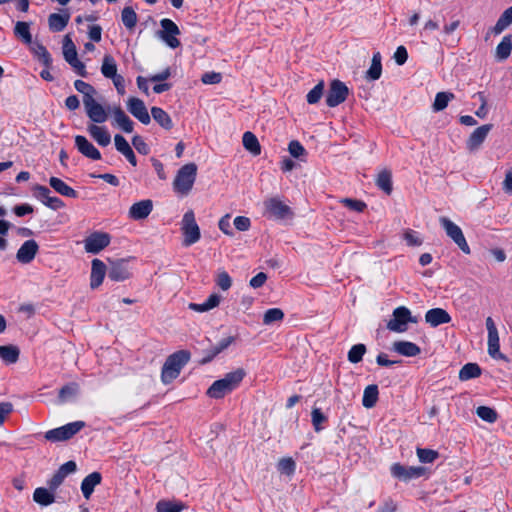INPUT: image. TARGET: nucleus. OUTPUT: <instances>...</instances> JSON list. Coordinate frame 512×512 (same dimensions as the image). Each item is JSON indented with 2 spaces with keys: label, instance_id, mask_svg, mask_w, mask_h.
Returning <instances> with one entry per match:
<instances>
[{
  "label": "nucleus",
  "instance_id": "obj_17",
  "mask_svg": "<svg viewBox=\"0 0 512 512\" xmlns=\"http://www.w3.org/2000/svg\"><path fill=\"white\" fill-rule=\"evenodd\" d=\"M39 246L35 240L25 241L18 249L16 258L20 263H30L38 252Z\"/></svg>",
  "mask_w": 512,
  "mask_h": 512
},
{
  "label": "nucleus",
  "instance_id": "obj_8",
  "mask_svg": "<svg viewBox=\"0 0 512 512\" xmlns=\"http://www.w3.org/2000/svg\"><path fill=\"white\" fill-rule=\"evenodd\" d=\"M409 322H417L411 316V312L408 308L400 306L393 311L392 319L387 323V328L390 331L402 333L407 330V324Z\"/></svg>",
  "mask_w": 512,
  "mask_h": 512
},
{
  "label": "nucleus",
  "instance_id": "obj_10",
  "mask_svg": "<svg viewBox=\"0 0 512 512\" xmlns=\"http://www.w3.org/2000/svg\"><path fill=\"white\" fill-rule=\"evenodd\" d=\"M348 87L340 80H333L330 84L326 104L329 107H335L344 102L348 96Z\"/></svg>",
  "mask_w": 512,
  "mask_h": 512
},
{
  "label": "nucleus",
  "instance_id": "obj_54",
  "mask_svg": "<svg viewBox=\"0 0 512 512\" xmlns=\"http://www.w3.org/2000/svg\"><path fill=\"white\" fill-rule=\"evenodd\" d=\"M324 82L320 81L313 89H311L307 96V102L309 104H316L323 96Z\"/></svg>",
  "mask_w": 512,
  "mask_h": 512
},
{
  "label": "nucleus",
  "instance_id": "obj_58",
  "mask_svg": "<svg viewBox=\"0 0 512 512\" xmlns=\"http://www.w3.org/2000/svg\"><path fill=\"white\" fill-rule=\"evenodd\" d=\"M312 424L315 431L319 432L322 430V423L327 420V417L322 413L319 408H313L311 412Z\"/></svg>",
  "mask_w": 512,
  "mask_h": 512
},
{
  "label": "nucleus",
  "instance_id": "obj_32",
  "mask_svg": "<svg viewBox=\"0 0 512 512\" xmlns=\"http://www.w3.org/2000/svg\"><path fill=\"white\" fill-rule=\"evenodd\" d=\"M487 132L488 130H474L467 140V149L471 152L476 151L486 139Z\"/></svg>",
  "mask_w": 512,
  "mask_h": 512
},
{
  "label": "nucleus",
  "instance_id": "obj_29",
  "mask_svg": "<svg viewBox=\"0 0 512 512\" xmlns=\"http://www.w3.org/2000/svg\"><path fill=\"white\" fill-rule=\"evenodd\" d=\"M15 36L27 45L32 44V35L30 32V24L24 21H18L14 27Z\"/></svg>",
  "mask_w": 512,
  "mask_h": 512
},
{
  "label": "nucleus",
  "instance_id": "obj_25",
  "mask_svg": "<svg viewBox=\"0 0 512 512\" xmlns=\"http://www.w3.org/2000/svg\"><path fill=\"white\" fill-rule=\"evenodd\" d=\"M108 115L112 118L113 125H118L121 128H131V120L120 107H110L108 109Z\"/></svg>",
  "mask_w": 512,
  "mask_h": 512
},
{
  "label": "nucleus",
  "instance_id": "obj_53",
  "mask_svg": "<svg viewBox=\"0 0 512 512\" xmlns=\"http://www.w3.org/2000/svg\"><path fill=\"white\" fill-rule=\"evenodd\" d=\"M290 155L301 161L305 160L306 150L299 141L293 140L288 145Z\"/></svg>",
  "mask_w": 512,
  "mask_h": 512
},
{
  "label": "nucleus",
  "instance_id": "obj_43",
  "mask_svg": "<svg viewBox=\"0 0 512 512\" xmlns=\"http://www.w3.org/2000/svg\"><path fill=\"white\" fill-rule=\"evenodd\" d=\"M234 342V338L232 336L223 338L220 340L215 346L210 349V355L204 358L203 362H208L212 360L216 355L221 353L223 350L228 348Z\"/></svg>",
  "mask_w": 512,
  "mask_h": 512
},
{
  "label": "nucleus",
  "instance_id": "obj_6",
  "mask_svg": "<svg viewBox=\"0 0 512 512\" xmlns=\"http://www.w3.org/2000/svg\"><path fill=\"white\" fill-rule=\"evenodd\" d=\"M84 426L85 423L83 421L71 422L64 426L47 431L44 437L46 440L51 442L66 441L77 434Z\"/></svg>",
  "mask_w": 512,
  "mask_h": 512
},
{
  "label": "nucleus",
  "instance_id": "obj_14",
  "mask_svg": "<svg viewBox=\"0 0 512 512\" xmlns=\"http://www.w3.org/2000/svg\"><path fill=\"white\" fill-rule=\"evenodd\" d=\"M84 107L88 117L95 123H103L108 118V111L94 98L87 99Z\"/></svg>",
  "mask_w": 512,
  "mask_h": 512
},
{
  "label": "nucleus",
  "instance_id": "obj_27",
  "mask_svg": "<svg viewBox=\"0 0 512 512\" xmlns=\"http://www.w3.org/2000/svg\"><path fill=\"white\" fill-rule=\"evenodd\" d=\"M49 185L62 196L70 198H76L78 196L77 192L60 178L51 177L49 179Z\"/></svg>",
  "mask_w": 512,
  "mask_h": 512
},
{
  "label": "nucleus",
  "instance_id": "obj_9",
  "mask_svg": "<svg viewBox=\"0 0 512 512\" xmlns=\"http://www.w3.org/2000/svg\"><path fill=\"white\" fill-rule=\"evenodd\" d=\"M266 213L275 219H287L293 216L291 208L278 197H272L264 202Z\"/></svg>",
  "mask_w": 512,
  "mask_h": 512
},
{
  "label": "nucleus",
  "instance_id": "obj_51",
  "mask_svg": "<svg viewBox=\"0 0 512 512\" xmlns=\"http://www.w3.org/2000/svg\"><path fill=\"white\" fill-rule=\"evenodd\" d=\"M151 114L156 123L162 127L169 126L171 124V119L169 115L161 108L153 107L151 109Z\"/></svg>",
  "mask_w": 512,
  "mask_h": 512
},
{
  "label": "nucleus",
  "instance_id": "obj_60",
  "mask_svg": "<svg viewBox=\"0 0 512 512\" xmlns=\"http://www.w3.org/2000/svg\"><path fill=\"white\" fill-rule=\"evenodd\" d=\"M340 203L348 209L356 212H362L366 208V204L363 201L351 198H343L340 200Z\"/></svg>",
  "mask_w": 512,
  "mask_h": 512
},
{
  "label": "nucleus",
  "instance_id": "obj_2",
  "mask_svg": "<svg viewBox=\"0 0 512 512\" xmlns=\"http://www.w3.org/2000/svg\"><path fill=\"white\" fill-rule=\"evenodd\" d=\"M190 359V353L186 350H180L171 354L165 361L162 371L161 380L164 384L171 383L176 379L181 369Z\"/></svg>",
  "mask_w": 512,
  "mask_h": 512
},
{
  "label": "nucleus",
  "instance_id": "obj_56",
  "mask_svg": "<svg viewBox=\"0 0 512 512\" xmlns=\"http://www.w3.org/2000/svg\"><path fill=\"white\" fill-rule=\"evenodd\" d=\"M216 284L223 291H227L232 285V279L226 271L220 270L217 273Z\"/></svg>",
  "mask_w": 512,
  "mask_h": 512
},
{
  "label": "nucleus",
  "instance_id": "obj_37",
  "mask_svg": "<svg viewBox=\"0 0 512 512\" xmlns=\"http://www.w3.org/2000/svg\"><path fill=\"white\" fill-rule=\"evenodd\" d=\"M488 354L494 359H503L504 356L500 352L499 334L498 332L488 334Z\"/></svg>",
  "mask_w": 512,
  "mask_h": 512
},
{
  "label": "nucleus",
  "instance_id": "obj_20",
  "mask_svg": "<svg viewBox=\"0 0 512 512\" xmlns=\"http://www.w3.org/2000/svg\"><path fill=\"white\" fill-rule=\"evenodd\" d=\"M425 321L432 327H437L441 324L449 323L451 316L442 308H433L426 312Z\"/></svg>",
  "mask_w": 512,
  "mask_h": 512
},
{
  "label": "nucleus",
  "instance_id": "obj_36",
  "mask_svg": "<svg viewBox=\"0 0 512 512\" xmlns=\"http://www.w3.org/2000/svg\"><path fill=\"white\" fill-rule=\"evenodd\" d=\"M101 73L105 78L111 79L115 77L117 73V64L115 59L107 54L104 56L102 65H101Z\"/></svg>",
  "mask_w": 512,
  "mask_h": 512
},
{
  "label": "nucleus",
  "instance_id": "obj_34",
  "mask_svg": "<svg viewBox=\"0 0 512 512\" xmlns=\"http://www.w3.org/2000/svg\"><path fill=\"white\" fill-rule=\"evenodd\" d=\"M481 375V368L476 363H467L459 371V379L468 381Z\"/></svg>",
  "mask_w": 512,
  "mask_h": 512
},
{
  "label": "nucleus",
  "instance_id": "obj_21",
  "mask_svg": "<svg viewBox=\"0 0 512 512\" xmlns=\"http://www.w3.org/2000/svg\"><path fill=\"white\" fill-rule=\"evenodd\" d=\"M105 274H106L105 264L99 259L92 260L90 287L92 289L98 288L102 284Z\"/></svg>",
  "mask_w": 512,
  "mask_h": 512
},
{
  "label": "nucleus",
  "instance_id": "obj_42",
  "mask_svg": "<svg viewBox=\"0 0 512 512\" xmlns=\"http://www.w3.org/2000/svg\"><path fill=\"white\" fill-rule=\"evenodd\" d=\"M74 87L79 93L83 95V103H85L87 99L94 98L96 95L95 88L82 80H76L74 82Z\"/></svg>",
  "mask_w": 512,
  "mask_h": 512
},
{
  "label": "nucleus",
  "instance_id": "obj_15",
  "mask_svg": "<svg viewBox=\"0 0 512 512\" xmlns=\"http://www.w3.org/2000/svg\"><path fill=\"white\" fill-rule=\"evenodd\" d=\"M127 108L129 112L136 117L143 125H148L150 122V115L144 102L138 98L130 97L127 101Z\"/></svg>",
  "mask_w": 512,
  "mask_h": 512
},
{
  "label": "nucleus",
  "instance_id": "obj_16",
  "mask_svg": "<svg viewBox=\"0 0 512 512\" xmlns=\"http://www.w3.org/2000/svg\"><path fill=\"white\" fill-rule=\"evenodd\" d=\"M108 277L113 281H124L130 277L127 262L123 259L110 261Z\"/></svg>",
  "mask_w": 512,
  "mask_h": 512
},
{
  "label": "nucleus",
  "instance_id": "obj_63",
  "mask_svg": "<svg viewBox=\"0 0 512 512\" xmlns=\"http://www.w3.org/2000/svg\"><path fill=\"white\" fill-rule=\"evenodd\" d=\"M13 412V404L10 402H0V427Z\"/></svg>",
  "mask_w": 512,
  "mask_h": 512
},
{
  "label": "nucleus",
  "instance_id": "obj_7",
  "mask_svg": "<svg viewBox=\"0 0 512 512\" xmlns=\"http://www.w3.org/2000/svg\"><path fill=\"white\" fill-rule=\"evenodd\" d=\"M161 30L157 31V36L170 48L175 49L180 46V41L177 38L180 35L178 26L168 18L160 21Z\"/></svg>",
  "mask_w": 512,
  "mask_h": 512
},
{
  "label": "nucleus",
  "instance_id": "obj_46",
  "mask_svg": "<svg viewBox=\"0 0 512 512\" xmlns=\"http://www.w3.org/2000/svg\"><path fill=\"white\" fill-rule=\"evenodd\" d=\"M79 391V387L76 383H70L62 387L59 391V401L65 403L70 399L74 398Z\"/></svg>",
  "mask_w": 512,
  "mask_h": 512
},
{
  "label": "nucleus",
  "instance_id": "obj_4",
  "mask_svg": "<svg viewBox=\"0 0 512 512\" xmlns=\"http://www.w3.org/2000/svg\"><path fill=\"white\" fill-rule=\"evenodd\" d=\"M181 231L183 234V245L185 247L191 246L198 242L201 233L200 228L196 222L195 214L192 210H188L181 221Z\"/></svg>",
  "mask_w": 512,
  "mask_h": 512
},
{
  "label": "nucleus",
  "instance_id": "obj_33",
  "mask_svg": "<svg viewBox=\"0 0 512 512\" xmlns=\"http://www.w3.org/2000/svg\"><path fill=\"white\" fill-rule=\"evenodd\" d=\"M376 185L387 195L392 192V173L390 170L384 169L380 171L376 178Z\"/></svg>",
  "mask_w": 512,
  "mask_h": 512
},
{
  "label": "nucleus",
  "instance_id": "obj_35",
  "mask_svg": "<svg viewBox=\"0 0 512 512\" xmlns=\"http://www.w3.org/2000/svg\"><path fill=\"white\" fill-rule=\"evenodd\" d=\"M378 387L377 385H369L364 389L363 398H362V405L365 408H372L375 406L377 400H378Z\"/></svg>",
  "mask_w": 512,
  "mask_h": 512
},
{
  "label": "nucleus",
  "instance_id": "obj_11",
  "mask_svg": "<svg viewBox=\"0 0 512 512\" xmlns=\"http://www.w3.org/2000/svg\"><path fill=\"white\" fill-rule=\"evenodd\" d=\"M425 473V468L418 466H403L395 463L391 466V474L402 481H409L411 479L419 478Z\"/></svg>",
  "mask_w": 512,
  "mask_h": 512
},
{
  "label": "nucleus",
  "instance_id": "obj_22",
  "mask_svg": "<svg viewBox=\"0 0 512 512\" xmlns=\"http://www.w3.org/2000/svg\"><path fill=\"white\" fill-rule=\"evenodd\" d=\"M102 476L99 472H92L87 475L81 483V491L85 499H89L94 488L101 483Z\"/></svg>",
  "mask_w": 512,
  "mask_h": 512
},
{
  "label": "nucleus",
  "instance_id": "obj_24",
  "mask_svg": "<svg viewBox=\"0 0 512 512\" xmlns=\"http://www.w3.org/2000/svg\"><path fill=\"white\" fill-rule=\"evenodd\" d=\"M114 141L116 149L125 156L130 164L136 166L137 160L135 154L126 139L121 135H116Z\"/></svg>",
  "mask_w": 512,
  "mask_h": 512
},
{
  "label": "nucleus",
  "instance_id": "obj_64",
  "mask_svg": "<svg viewBox=\"0 0 512 512\" xmlns=\"http://www.w3.org/2000/svg\"><path fill=\"white\" fill-rule=\"evenodd\" d=\"M233 224L239 231H247L251 226L250 219L245 216H237L234 219Z\"/></svg>",
  "mask_w": 512,
  "mask_h": 512
},
{
  "label": "nucleus",
  "instance_id": "obj_31",
  "mask_svg": "<svg viewBox=\"0 0 512 512\" xmlns=\"http://www.w3.org/2000/svg\"><path fill=\"white\" fill-rule=\"evenodd\" d=\"M33 500L41 506H48L54 503L55 498L51 491L46 488L39 487L36 488L33 493Z\"/></svg>",
  "mask_w": 512,
  "mask_h": 512
},
{
  "label": "nucleus",
  "instance_id": "obj_23",
  "mask_svg": "<svg viewBox=\"0 0 512 512\" xmlns=\"http://www.w3.org/2000/svg\"><path fill=\"white\" fill-rule=\"evenodd\" d=\"M392 348L395 352L406 357H414L421 352L418 345L409 341H396L393 343Z\"/></svg>",
  "mask_w": 512,
  "mask_h": 512
},
{
  "label": "nucleus",
  "instance_id": "obj_57",
  "mask_svg": "<svg viewBox=\"0 0 512 512\" xmlns=\"http://www.w3.org/2000/svg\"><path fill=\"white\" fill-rule=\"evenodd\" d=\"M183 506L170 501H159L156 505L157 512H180Z\"/></svg>",
  "mask_w": 512,
  "mask_h": 512
},
{
  "label": "nucleus",
  "instance_id": "obj_30",
  "mask_svg": "<svg viewBox=\"0 0 512 512\" xmlns=\"http://www.w3.org/2000/svg\"><path fill=\"white\" fill-rule=\"evenodd\" d=\"M382 74L381 54L376 52L373 54L371 66L366 72V78L371 81L378 80Z\"/></svg>",
  "mask_w": 512,
  "mask_h": 512
},
{
  "label": "nucleus",
  "instance_id": "obj_48",
  "mask_svg": "<svg viewBox=\"0 0 512 512\" xmlns=\"http://www.w3.org/2000/svg\"><path fill=\"white\" fill-rule=\"evenodd\" d=\"M476 414L479 418L488 423H494L498 419L497 412L488 406H479L476 409Z\"/></svg>",
  "mask_w": 512,
  "mask_h": 512
},
{
  "label": "nucleus",
  "instance_id": "obj_44",
  "mask_svg": "<svg viewBox=\"0 0 512 512\" xmlns=\"http://www.w3.org/2000/svg\"><path fill=\"white\" fill-rule=\"evenodd\" d=\"M121 20H122L123 25L127 29L132 30L136 26L138 18H137V14L133 10V8L125 7L121 13Z\"/></svg>",
  "mask_w": 512,
  "mask_h": 512
},
{
  "label": "nucleus",
  "instance_id": "obj_45",
  "mask_svg": "<svg viewBox=\"0 0 512 512\" xmlns=\"http://www.w3.org/2000/svg\"><path fill=\"white\" fill-rule=\"evenodd\" d=\"M63 55L69 64L78 59L76 47L68 35L64 38Z\"/></svg>",
  "mask_w": 512,
  "mask_h": 512
},
{
  "label": "nucleus",
  "instance_id": "obj_59",
  "mask_svg": "<svg viewBox=\"0 0 512 512\" xmlns=\"http://www.w3.org/2000/svg\"><path fill=\"white\" fill-rule=\"evenodd\" d=\"M93 139L101 146H107L111 141V135L107 130H90Z\"/></svg>",
  "mask_w": 512,
  "mask_h": 512
},
{
  "label": "nucleus",
  "instance_id": "obj_52",
  "mask_svg": "<svg viewBox=\"0 0 512 512\" xmlns=\"http://www.w3.org/2000/svg\"><path fill=\"white\" fill-rule=\"evenodd\" d=\"M365 353L366 346L364 344L353 345L348 352V360L351 363H358L362 360Z\"/></svg>",
  "mask_w": 512,
  "mask_h": 512
},
{
  "label": "nucleus",
  "instance_id": "obj_19",
  "mask_svg": "<svg viewBox=\"0 0 512 512\" xmlns=\"http://www.w3.org/2000/svg\"><path fill=\"white\" fill-rule=\"evenodd\" d=\"M75 145L78 151L87 158L92 160L101 159V154L99 150L89 142L84 136H76L75 137Z\"/></svg>",
  "mask_w": 512,
  "mask_h": 512
},
{
  "label": "nucleus",
  "instance_id": "obj_47",
  "mask_svg": "<svg viewBox=\"0 0 512 512\" xmlns=\"http://www.w3.org/2000/svg\"><path fill=\"white\" fill-rule=\"evenodd\" d=\"M277 469L281 474L291 476L295 472L296 463L291 457H284L278 461Z\"/></svg>",
  "mask_w": 512,
  "mask_h": 512
},
{
  "label": "nucleus",
  "instance_id": "obj_38",
  "mask_svg": "<svg viewBox=\"0 0 512 512\" xmlns=\"http://www.w3.org/2000/svg\"><path fill=\"white\" fill-rule=\"evenodd\" d=\"M20 351L16 346L4 345L0 346V358L8 364L17 362Z\"/></svg>",
  "mask_w": 512,
  "mask_h": 512
},
{
  "label": "nucleus",
  "instance_id": "obj_50",
  "mask_svg": "<svg viewBox=\"0 0 512 512\" xmlns=\"http://www.w3.org/2000/svg\"><path fill=\"white\" fill-rule=\"evenodd\" d=\"M284 318V312L280 308L268 309L263 315V323L271 325L275 322H280Z\"/></svg>",
  "mask_w": 512,
  "mask_h": 512
},
{
  "label": "nucleus",
  "instance_id": "obj_39",
  "mask_svg": "<svg viewBox=\"0 0 512 512\" xmlns=\"http://www.w3.org/2000/svg\"><path fill=\"white\" fill-rule=\"evenodd\" d=\"M512 51V39L511 36H505L496 47V58L499 60L507 59Z\"/></svg>",
  "mask_w": 512,
  "mask_h": 512
},
{
  "label": "nucleus",
  "instance_id": "obj_62",
  "mask_svg": "<svg viewBox=\"0 0 512 512\" xmlns=\"http://www.w3.org/2000/svg\"><path fill=\"white\" fill-rule=\"evenodd\" d=\"M475 98L478 99V101L480 102V107L476 110L475 114L479 117V118H485L488 114V107H487V100H486V97L483 93L479 92L477 93L475 96Z\"/></svg>",
  "mask_w": 512,
  "mask_h": 512
},
{
  "label": "nucleus",
  "instance_id": "obj_55",
  "mask_svg": "<svg viewBox=\"0 0 512 512\" xmlns=\"http://www.w3.org/2000/svg\"><path fill=\"white\" fill-rule=\"evenodd\" d=\"M416 452L422 463H432L438 457V452L432 449L417 448Z\"/></svg>",
  "mask_w": 512,
  "mask_h": 512
},
{
  "label": "nucleus",
  "instance_id": "obj_5",
  "mask_svg": "<svg viewBox=\"0 0 512 512\" xmlns=\"http://www.w3.org/2000/svg\"><path fill=\"white\" fill-rule=\"evenodd\" d=\"M439 223L445 230L447 236L454 241L459 249L465 254H470V247L464 237L461 228L445 216L439 218Z\"/></svg>",
  "mask_w": 512,
  "mask_h": 512
},
{
  "label": "nucleus",
  "instance_id": "obj_41",
  "mask_svg": "<svg viewBox=\"0 0 512 512\" xmlns=\"http://www.w3.org/2000/svg\"><path fill=\"white\" fill-rule=\"evenodd\" d=\"M455 98L451 92H439L435 96L434 103L432 105L434 111H442L445 109L449 102Z\"/></svg>",
  "mask_w": 512,
  "mask_h": 512
},
{
  "label": "nucleus",
  "instance_id": "obj_3",
  "mask_svg": "<svg viewBox=\"0 0 512 512\" xmlns=\"http://www.w3.org/2000/svg\"><path fill=\"white\" fill-rule=\"evenodd\" d=\"M197 166L195 163H188L182 166L173 181V189L181 195H188L196 180Z\"/></svg>",
  "mask_w": 512,
  "mask_h": 512
},
{
  "label": "nucleus",
  "instance_id": "obj_61",
  "mask_svg": "<svg viewBox=\"0 0 512 512\" xmlns=\"http://www.w3.org/2000/svg\"><path fill=\"white\" fill-rule=\"evenodd\" d=\"M403 239L406 241L408 246H420L422 239L419 234L413 230H406L403 234Z\"/></svg>",
  "mask_w": 512,
  "mask_h": 512
},
{
  "label": "nucleus",
  "instance_id": "obj_12",
  "mask_svg": "<svg viewBox=\"0 0 512 512\" xmlns=\"http://www.w3.org/2000/svg\"><path fill=\"white\" fill-rule=\"evenodd\" d=\"M33 193L34 196L45 206L53 210H58L65 206L64 202L60 198L51 196V192L46 186L36 185L33 188Z\"/></svg>",
  "mask_w": 512,
  "mask_h": 512
},
{
  "label": "nucleus",
  "instance_id": "obj_28",
  "mask_svg": "<svg viewBox=\"0 0 512 512\" xmlns=\"http://www.w3.org/2000/svg\"><path fill=\"white\" fill-rule=\"evenodd\" d=\"M244 148L252 155L257 156L261 153V145L257 137L250 131H246L242 138Z\"/></svg>",
  "mask_w": 512,
  "mask_h": 512
},
{
  "label": "nucleus",
  "instance_id": "obj_18",
  "mask_svg": "<svg viewBox=\"0 0 512 512\" xmlns=\"http://www.w3.org/2000/svg\"><path fill=\"white\" fill-rule=\"evenodd\" d=\"M153 209V202L149 199L134 203L129 209V217L133 220H142L149 216Z\"/></svg>",
  "mask_w": 512,
  "mask_h": 512
},
{
  "label": "nucleus",
  "instance_id": "obj_13",
  "mask_svg": "<svg viewBox=\"0 0 512 512\" xmlns=\"http://www.w3.org/2000/svg\"><path fill=\"white\" fill-rule=\"evenodd\" d=\"M110 243V236L107 233L95 232L88 236L85 241V250L88 253H99Z\"/></svg>",
  "mask_w": 512,
  "mask_h": 512
},
{
  "label": "nucleus",
  "instance_id": "obj_1",
  "mask_svg": "<svg viewBox=\"0 0 512 512\" xmlns=\"http://www.w3.org/2000/svg\"><path fill=\"white\" fill-rule=\"evenodd\" d=\"M244 376L245 371L241 368L227 373L223 378L213 382V384L208 388V396L214 399L223 398L238 387Z\"/></svg>",
  "mask_w": 512,
  "mask_h": 512
},
{
  "label": "nucleus",
  "instance_id": "obj_40",
  "mask_svg": "<svg viewBox=\"0 0 512 512\" xmlns=\"http://www.w3.org/2000/svg\"><path fill=\"white\" fill-rule=\"evenodd\" d=\"M512 24V6L506 9L498 21L496 22L495 26L492 28V32L494 34H500L503 32L509 25Z\"/></svg>",
  "mask_w": 512,
  "mask_h": 512
},
{
  "label": "nucleus",
  "instance_id": "obj_26",
  "mask_svg": "<svg viewBox=\"0 0 512 512\" xmlns=\"http://www.w3.org/2000/svg\"><path fill=\"white\" fill-rule=\"evenodd\" d=\"M70 19V15L67 12L53 13L48 18L49 28L53 32H60L64 30Z\"/></svg>",
  "mask_w": 512,
  "mask_h": 512
},
{
  "label": "nucleus",
  "instance_id": "obj_49",
  "mask_svg": "<svg viewBox=\"0 0 512 512\" xmlns=\"http://www.w3.org/2000/svg\"><path fill=\"white\" fill-rule=\"evenodd\" d=\"M32 52L38 59L46 66H49L52 62V58L47 49L40 43L32 44Z\"/></svg>",
  "mask_w": 512,
  "mask_h": 512
}]
</instances>
